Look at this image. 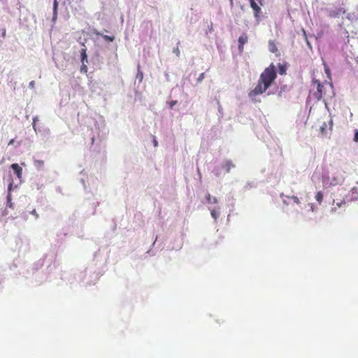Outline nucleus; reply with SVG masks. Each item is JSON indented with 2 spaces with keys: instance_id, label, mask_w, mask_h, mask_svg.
I'll return each mask as SVG.
<instances>
[{
  "instance_id": "38",
  "label": "nucleus",
  "mask_w": 358,
  "mask_h": 358,
  "mask_svg": "<svg viewBox=\"0 0 358 358\" xmlns=\"http://www.w3.org/2000/svg\"><path fill=\"white\" fill-rule=\"evenodd\" d=\"M20 145H21V142L20 141L17 142V144L15 145V148L20 147Z\"/></svg>"
},
{
  "instance_id": "18",
  "label": "nucleus",
  "mask_w": 358,
  "mask_h": 358,
  "mask_svg": "<svg viewBox=\"0 0 358 358\" xmlns=\"http://www.w3.org/2000/svg\"><path fill=\"white\" fill-rule=\"evenodd\" d=\"M268 48H269V50L273 53L276 52L278 51V48H277L275 44L272 41H269Z\"/></svg>"
},
{
  "instance_id": "16",
  "label": "nucleus",
  "mask_w": 358,
  "mask_h": 358,
  "mask_svg": "<svg viewBox=\"0 0 358 358\" xmlns=\"http://www.w3.org/2000/svg\"><path fill=\"white\" fill-rule=\"evenodd\" d=\"M206 199L208 204L217 203L218 201L216 197H212L209 193L206 194Z\"/></svg>"
},
{
  "instance_id": "2",
  "label": "nucleus",
  "mask_w": 358,
  "mask_h": 358,
  "mask_svg": "<svg viewBox=\"0 0 358 358\" xmlns=\"http://www.w3.org/2000/svg\"><path fill=\"white\" fill-rule=\"evenodd\" d=\"M314 83L317 84V91L313 94V96L317 100H320L322 97L323 94H326L327 93V91H329V94L328 96H329L330 97L334 95L333 90L334 87L332 84L329 83L327 85L326 87H324L318 80H315Z\"/></svg>"
},
{
  "instance_id": "47",
  "label": "nucleus",
  "mask_w": 358,
  "mask_h": 358,
  "mask_svg": "<svg viewBox=\"0 0 358 358\" xmlns=\"http://www.w3.org/2000/svg\"><path fill=\"white\" fill-rule=\"evenodd\" d=\"M231 1H232V0H231Z\"/></svg>"
},
{
  "instance_id": "33",
  "label": "nucleus",
  "mask_w": 358,
  "mask_h": 358,
  "mask_svg": "<svg viewBox=\"0 0 358 358\" xmlns=\"http://www.w3.org/2000/svg\"><path fill=\"white\" fill-rule=\"evenodd\" d=\"M345 203V200L344 199V200H343L342 201H341L340 203H336V206H337L338 207H341V206L343 203Z\"/></svg>"
},
{
  "instance_id": "29",
  "label": "nucleus",
  "mask_w": 358,
  "mask_h": 358,
  "mask_svg": "<svg viewBox=\"0 0 358 358\" xmlns=\"http://www.w3.org/2000/svg\"><path fill=\"white\" fill-rule=\"evenodd\" d=\"M30 213H31V215H34V216H35V217H36V219H38V213H36V210H35V209L32 210L30 212Z\"/></svg>"
},
{
  "instance_id": "17",
  "label": "nucleus",
  "mask_w": 358,
  "mask_h": 358,
  "mask_svg": "<svg viewBox=\"0 0 358 358\" xmlns=\"http://www.w3.org/2000/svg\"><path fill=\"white\" fill-rule=\"evenodd\" d=\"M34 165L38 170H41L44 166V162L43 160L34 159Z\"/></svg>"
},
{
  "instance_id": "23",
  "label": "nucleus",
  "mask_w": 358,
  "mask_h": 358,
  "mask_svg": "<svg viewBox=\"0 0 358 358\" xmlns=\"http://www.w3.org/2000/svg\"><path fill=\"white\" fill-rule=\"evenodd\" d=\"M285 71H286V68L284 66L280 64L279 65V73L280 75H283L284 73H285Z\"/></svg>"
},
{
  "instance_id": "27",
  "label": "nucleus",
  "mask_w": 358,
  "mask_h": 358,
  "mask_svg": "<svg viewBox=\"0 0 358 358\" xmlns=\"http://www.w3.org/2000/svg\"><path fill=\"white\" fill-rule=\"evenodd\" d=\"M173 52L174 54H176L177 56H179V55H180V50H179L178 47H177V48H174V49L173 50Z\"/></svg>"
},
{
  "instance_id": "4",
  "label": "nucleus",
  "mask_w": 358,
  "mask_h": 358,
  "mask_svg": "<svg viewBox=\"0 0 358 358\" xmlns=\"http://www.w3.org/2000/svg\"><path fill=\"white\" fill-rule=\"evenodd\" d=\"M345 178V172L341 169H336L331 175L333 185H341L344 182Z\"/></svg>"
},
{
  "instance_id": "20",
  "label": "nucleus",
  "mask_w": 358,
  "mask_h": 358,
  "mask_svg": "<svg viewBox=\"0 0 358 358\" xmlns=\"http://www.w3.org/2000/svg\"><path fill=\"white\" fill-rule=\"evenodd\" d=\"M315 199L320 204H321L323 199V193L321 191L317 192Z\"/></svg>"
},
{
  "instance_id": "12",
  "label": "nucleus",
  "mask_w": 358,
  "mask_h": 358,
  "mask_svg": "<svg viewBox=\"0 0 358 358\" xmlns=\"http://www.w3.org/2000/svg\"><path fill=\"white\" fill-rule=\"evenodd\" d=\"M248 42V36L245 34H242L238 38V49L242 50L244 44Z\"/></svg>"
},
{
  "instance_id": "32",
  "label": "nucleus",
  "mask_w": 358,
  "mask_h": 358,
  "mask_svg": "<svg viewBox=\"0 0 358 358\" xmlns=\"http://www.w3.org/2000/svg\"><path fill=\"white\" fill-rule=\"evenodd\" d=\"M153 145L155 147L158 146V142H157V139L155 138V137H154V138H153Z\"/></svg>"
},
{
  "instance_id": "3",
  "label": "nucleus",
  "mask_w": 358,
  "mask_h": 358,
  "mask_svg": "<svg viewBox=\"0 0 358 358\" xmlns=\"http://www.w3.org/2000/svg\"><path fill=\"white\" fill-rule=\"evenodd\" d=\"M268 87L269 86H266L261 80H259L258 84L249 92L248 96L253 102H258L259 100L256 99V96L263 94Z\"/></svg>"
},
{
  "instance_id": "15",
  "label": "nucleus",
  "mask_w": 358,
  "mask_h": 358,
  "mask_svg": "<svg viewBox=\"0 0 358 358\" xmlns=\"http://www.w3.org/2000/svg\"><path fill=\"white\" fill-rule=\"evenodd\" d=\"M80 57H81V62L82 64H84L85 62H87V55L86 53V48H82L80 50Z\"/></svg>"
},
{
  "instance_id": "26",
  "label": "nucleus",
  "mask_w": 358,
  "mask_h": 358,
  "mask_svg": "<svg viewBox=\"0 0 358 358\" xmlns=\"http://www.w3.org/2000/svg\"><path fill=\"white\" fill-rule=\"evenodd\" d=\"M290 198L294 201V203L297 204L300 203L299 199L297 196H292Z\"/></svg>"
},
{
  "instance_id": "7",
  "label": "nucleus",
  "mask_w": 358,
  "mask_h": 358,
  "mask_svg": "<svg viewBox=\"0 0 358 358\" xmlns=\"http://www.w3.org/2000/svg\"><path fill=\"white\" fill-rule=\"evenodd\" d=\"M346 19L350 22H355L358 20V6H356L352 11L347 14Z\"/></svg>"
},
{
  "instance_id": "11",
  "label": "nucleus",
  "mask_w": 358,
  "mask_h": 358,
  "mask_svg": "<svg viewBox=\"0 0 358 358\" xmlns=\"http://www.w3.org/2000/svg\"><path fill=\"white\" fill-rule=\"evenodd\" d=\"M208 209L210 211V215L216 221L220 215V208L216 207L213 208L210 206H208Z\"/></svg>"
},
{
  "instance_id": "1",
  "label": "nucleus",
  "mask_w": 358,
  "mask_h": 358,
  "mask_svg": "<svg viewBox=\"0 0 358 358\" xmlns=\"http://www.w3.org/2000/svg\"><path fill=\"white\" fill-rule=\"evenodd\" d=\"M277 76L276 69L275 66L271 64L268 67L266 68L263 73L260 75L259 80L266 86H271Z\"/></svg>"
},
{
  "instance_id": "25",
  "label": "nucleus",
  "mask_w": 358,
  "mask_h": 358,
  "mask_svg": "<svg viewBox=\"0 0 358 358\" xmlns=\"http://www.w3.org/2000/svg\"><path fill=\"white\" fill-rule=\"evenodd\" d=\"M87 71V66L85 65V64H83L81 68H80V72L81 73H86Z\"/></svg>"
},
{
  "instance_id": "28",
  "label": "nucleus",
  "mask_w": 358,
  "mask_h": 358,
  "mask_svg": "<svg viewBox=\"0 0 358 358\" xmlns=\"http://www.w3.org/2000/svg\"><path fill=\"white\" fill-rule=\"evenodd\" d=\"M354 141L358 142V130L357 129L355 131Z\"/></svg>"
},
{
  "instance_id": "41",
  "label": "nucleus",
  "mask_w": 358,
  "mask_h": 358,
  "mask_svg": "<svg viewBox=\"0 0 358 358\" xmlns=\"http://www.w3.org/2000/svg\"><path fill=\"white\" fill-rule=\"evenodd\" d=\"M307 45H308L309 48H311V45H310V43L308 41H307Z\"/></svg>"
},
{
  "instance_id": "6",
  "label": "nucleus",
  "mask_w": 358,
  "mask_h": 358,
  "mask_svg": "<svg viewBox=\"0 0 358 358\" xmlns=\"http://www.w3.org/2000/svg\"><path fill=\"white\" fill-rule=\"evenodd\" d=\"M345 13V10L343 8H335L328 10V15L331 17H339Z\"/></svg>"
},
{
  "instance_id": "34",
  "label": "nucleus",
  "mask_w": 358,
  "mask_h": 358,
  "mask_svg": "<svg viewBox=\"0 0 358 358\" xmlns=\"http://www.w3.org/2000/svg\"><path fill=\"white\" fill-rule=\"evenodd\" d=\"M218 112L219 113L222 114V106H220V103L218 102Z\"/></svg>"
},
{
  "instance_id": "9",
  "label": "nucleus",
  "mask_w": 358,
  "mask_h": 358,
  "mask_svg": "<svg viewBox=\"0 0 358 358\" xmlns=\"http://www.w3.org/2000/svg\"><path fill=\"white\" fill-rule=\"evenodd\" d=\"M322 185L324 188L334 186L331 177L328 173L322 176Z\"/></svg>"
},
{
  "instance_id": "8",
  "label": "nucleus",
  "mask_w": 358,
  "mask_h": 358,
  "mask_svg": "<svg viewBox=\"0 0 358 358\" xmlns=\"http://www.w3.org/2000/svg\"><path fill=\"white\" fill-rule=\"evenodd\" d=\"M13 188V180H10L8 187V194H7V206L13 208V203L11 202L10 192Z\"/></svg>"
},
{
  "instance_id": "10",
  "label": "nucleus",
  "mask_w": 358,
  "mask_h": 358,
  "mask_svg": "<svg viewBox=\"0 0 358 358\" xmlns=\"http://www.w3.org/2000/svg\"><path fill=\"white\" fill-rule=\"evenodd\" d=\"M358 199V192L357 187H353L351 189V193L346 196L345 199L348 201H355Z\"/></svg>"
},
{
  "instance_id": "42",
  "label": "nucleus",
  "mask_w": 358,
  "mask_h": 358,
  "mask_svg": "<svg viewBox=\"0 0 358 358\" xmlns=\"http://www.w3.org/2000/svg\"><path fill=\"white\" fill-rule=\"evenodd\" d=\"M91 140H92V143H94V137H92Z\"/></svg>"
},
{
  "instance_id": "39",
  "label": "nucleus",
  "mask_w": 358,
  "mask_h": 358,
  "mask_svg": "<svg viewBox=\"0 0 358 358\" xmlns=\"http://www.w3.org/2000/svg\"><path fill=\"white\" fill-rule=\"evenodd\" d=\"M213 29V24H211L210 26L208 27V30L211 31Z\"/></svg>"
},
{
  "instance_id": "13",
  "label": "nucleus",
  "mask_w": 358,
  "mask_h": 358,
  "mask_svg": "<svg viewBox=\"0 0 358 358\" xmlns=\"http://www.w3.org/2000/svg\"><path fill=\"white\" fill-rule=\"evenodd\" d=\"M222 167L225 169L227 173H229L231 169L235 167V164L232 162L231 160L227 159L224 162Z\"/></svg>"
},
{
  "instance_id": "21",
  "label": "nucleus",
  "mask_w": 358,
  "mask_h": 358,
  "mask_svg": "<svg viewBox=\"0 0 358 358\" xmlns=\"http://www.w3.org/2000/svg\"><path fill=\"white\" fill-rule=\"evenodd\" d=\"M136 78L138 80L139 83L142 82L143 78V72L140 71L139 66L138 67V73L136 74Z\"/></svg>"
},
{
  "instance_id": "19",
  "label": "nucleus",
  "mask_w": 358,
  "mask_h": 358,
  "mask_svg": "<svg viewBox=\"0 0 358 358\" xmlns=\"http://www.w3.org/2000/svg\"><path fill=\"white\" fill-rule=\"evenodd\" d=\"M96 35H100V36H102V37L106 40V41H114V37L113 36H108V35H103L101 34V33H99V31H96L94 32Z\"/></svg>"
},
{
  "instance_id": "37",
  "label": "nucleus",
  "mask_w": 358,
  "mask_h": 358,
  "mask_svg": "<svg viewBox=\"0 0 358 358\" xmlns=\"http://www.w3.org/2000/svg\"><path fill=\"white\" fill-rule=\"evenodd\" d=\"M251 187H252V185H251L250 183H249V182H248V183L246 185L245 188H246V189H248V188H250Z\"/></svg>"
},
{
  "instance_id": "46",
  "label": "nucleus",
  "mask_w": 358,
  "mask_h": 358,
  "mask_svg": "<svg viewBox=\"0 0 358 358\" xmlns=\"http://www.w3.org/2000/svg\"><path fill=\"white\" fill-rule=\"evenodd\" d=\"M315 176H312V180H313V178H314Z\"/></svg>"
},
{
  "instance_id": "36",
  "label": "nucleus",
  "mask_w": 358,
  "mask_h": 358,
  "mask_svg": "<svg viewBox=\"0 0 358 358\" xmlns=\"http://www.w3.org/2000/svg\"><path fill=\"white\" fill-rule=\"evenodd\" d=\"M15 143V139H11L9 143H8V145H14Z\"/></svg>"
},
{
  "instance_id": "44",
  "label": "nucleus",
  "mask_w": 358,
  "mask_h": 358,
  "mask_svg": "<svg viewBox=\"0 0 358 358\" xmlns=\"http://www.w3.org/2000/svg\"><path fill=\"white\" fill-rule=\"evenodd\" d=\"M324 127H325V124H324V127H321V129H322V130H324Z\"/></svg>"
},
{
  "instance_id": "45",
  "label": "nucleus",
  "mask_w": 358,
  "mask_h": 358,
  "mask_svg": "<svg viewBox=\"0 0 358 358\" xmlns=\"http://www.w3.org/2000/svg\"><path fill=\"white\" fill-rule=\"evenodd\" d=\"M259 1V3L262 5V0H257Z\"/></svg>"
},
{
  "instance_id": "30",
  "label": "nucleus",
  "mask_w": 358,
  "mask_h": 358,
  "mask_svg": "<svg viewBox=\"0 0 358 358\" xmlns=\"http://www.w3.org/2000/svg\"><path fill=\"white\" fill-rule=\"evenodd\" d=\"M34 85H35V82L34 80L31 81L29 83V87L31 89H33L34 87Z\"/></svg>"
},
{
  "instance_id": "35",
  "label": "nucleus",
  "mask_w": 358,
  "mask_h": 358,
  "mask_svg": "<svg viewBox=\"0 0 358 358\" xmlns=\"http://www.w3.org/2000/svg\"><path fill=\"white\" fill-rule=\"evenodd\" d=\"M308 206L310 207V210H311L312 211H315V206H314V204H313V203H309V204H308Z\"/></svg>"
},
{
  "instance_id": "14",
  "label": "nucleus",
  "mask_w": 358,
  "mask_h": 358,
  "mask_svg": "<svg viewBox=\"0 0 358 358\" xmlns=\"http://www.w3.org/2000/svg\"><path fill=\"white\" fill-rule=\"evenodd\" d=\"M57 8H58V2L57 0H54L53 2V16L52 21L55 22L57 17Z\"/></svg>"
},
{
  "instance_id": "40",
  "label": "nucleus",
  "mask_w": 358,
  "mask_h": 358,
  "mask_svg": "<svg viewBox=\"0 0 358 358\" xmlns=\"http://www.w3.org/2000/svg\"><path fill=\"white\" fill-rule=\"evenodd\" d=\"M336 208H332L331 210V212L334 213V212H336Z\"/></svg>"
},
{
  "instance_id": "31",
  "label": "nucleus",
  "mask_w": 358,
  "mask_h": 358,
  "mask_svg": "<svg viewBox=\"0 0 358 358\" xmlns=\"http://www.w3.org/2000/svg\"><path fill=\"white\" fill-rule=\"evenodd\" d=\"M177 103V101H172L169 103L170 108H172Z\"/></svg>"
},
{
  "instance_id": "24",
  "label": "nucleus",
  "mask_w": 358,
  "mask_h": 358,
  "mask_svg": "<svg viewBox=\"0 0 358 358\" xmlns=\"http://www.w3.org/2000/svg\"><path fill=\"white\" fill-rule=\"evenodd\" d=\"M204 78H205V73H201L199 76V77H198V78H197V82H198V83H201V82H202V80L204 79Z\"/></svg>"
},
{
  "instance_id": "22",
  "label": "nucleus",
  "mask_w": 358,
  "mask_h": 358,
  "mask_svg": "<svg viewBox=\"0 0 358 358\" xmlns=\"http://www.w3.org/2000/svg\"><path fill=\"white\" fill-rule=\"evenodd\" d=\"M38 120V117L37 116H35L33 117V122H32V127L35 132L37 133V127H36V122Z\"/></svg>"
},
{
  "instance_id": "43",
  "label": "nucleus",
  "mask_w": 358,
  "mask_h": 358,
  "mask_svg": "<svg viewBox=\"0 0 358 358\" xmlns=\"http://www.w3.org/2000/svg\"><path fill=\"white\" fill-rule=\"evenodd\" d=\"M283 203H284L285 204H286V205H287V204H288V203H287V201H285V200H283Z\"/></svg>"
},
{
  "instance_id": "5",
  "label": "nucleus",
  "mask_w": 358,
  "mask_h": 358,
  "mask_svg": "<svg viewBox=\"0 0 358 358\" xmlns=\"http://www.w3.org/2000/svg\"><path fill=\"white\" fill-rule=\"evenodd\" d=\"M10 168L13 170L14 173L16 175L17 178L19 180L18 184L15 185V188H17L18 185L22 182V169L19 166L18 164H11Z\"/></svg>"
}]
</instances>
